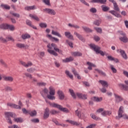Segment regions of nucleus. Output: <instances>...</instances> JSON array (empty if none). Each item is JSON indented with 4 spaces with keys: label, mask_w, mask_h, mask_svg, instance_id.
Here are the masks:
<instances>
[{
    "label": "nucleus",
    "mask_w": 128,
    "mask_h": 128,
    "mask_svg": "<svg viewBox=\"0 0 128 128\" xmlns=\"http://www.w3.org/2000/svg\"><path fill=\"white\" fill-rule=\"evenodd\" d=\"M90 116L93 118V120H100V118L96 117L94 114H91Z\"/></svg>",
    "instance_id": "50"
},
{
    "label": "nucleus",
    "mask_w": 128,
    "mask_h": 128,
    "mask_svg": "<svg viewBox=\"0 0 128 128\" xmlns=\"http://www.w3.org/2000/svg\"><path fill=\"white\" fill-rule=\"evenodd\" d=\"M90 12H92V14H96V8H92L90 9Z\"/></svg>",
    "instance_id": "60"
},
{
    "label": "nucleus",
    "mask_w": 128,
    "mask_h": 128,
    "mask_svg": "<svg viewBox=\"0 0 128 128\" xmlns=\"http://www.w3.org/2000/svg\"><path fill=\"white\" fill-rule=\"evenodd\" d=\"M44 12H46L49 14H52L53 16H54L56 14L55 10H54L52 9H50L48 8H46L45 9H44Z\"/></svg>",
    "instance_id": "13"
},
{
    "label": "nucleus",
    "mask_w": 128,
    "mask_h": 128,
    "mask_svg": "<svg viewBox=\"0 0 128 128\" xmlns=\"http://www.w3.org/2000/svg\"><path fill=\"white\" fill-rule=\"evenodd\" d=\"M49 90V94L50 96H54V94H56V90L52 86H50Z\"/></svg>",
    "instance_id": "22"
},
{
    "label": "nucleus",
    "mask_w": 128,
    "mask_h": 128,
    "mask_svg": "<svg viewBox=\"0 0 128 128\" xmlns=\"http://www.w3.org/2000/svg\"><path fill=\"white\" fill-rule=\"evenodd\" d=\"M75 114L79 118H81V120H82L86 118V116H84V112H82V111H79L78 110H76L75 111Z\"/></svg>",
    "instance_id": "6"
},
{
    "label": "nucleus",
    "mask_w": 128,
    "mask_h": 128,
    "mask_svg": "<svg viewBox=\"0 0 128 128\" xmlns=\"http://www.w3.org/2000/svg\"><path fill=\"white\" fill-rule=\"evenodd\" d=\"M95 70L96 72H98V74H101L102 76H106V74L104 73V72H102V70H100L98 69H95Z\"/></svg>",
    "instance_id": "34"
},
{
    "label": "nucleus",
    "mask_w": 128,
    "mask_h": 128,
    "mask_svg": "<svg viewBox=\"0 0 128 128\" xmlns=\"http://www.w3.org/2000/svg\"><path fill=\"white\" fill-rule=\"evenodd\" d=\"M90 48L94 50V52L96 54H100L102 56H104V54H106V52H104L103 51L101 50V48L98 46H96L94 44H90Z\"/></svg>",
    "instance_id": "3"
},
{
    "label": "nucleus",
    "mask_w": 128,
    "mask_h": 128,
    "mask_svg": "<svg viewBox=\"0 0 128 128\" xmlns=\"http://www.w3.org/2000/svg\"><path fill=\"white\" fill-rule=\"evenodd\" d=\"M51 46L52 48H54V50H55V52H58V54H62V50H60L58 48V46H56V44L52 43L51 44Z\"/></svg>",
    "instance_id": "8"
},
{
    "label": "nucleus",
    "mask_w": 128,
    "mask_h": 128,
    "mask_svg": "<svg viewBox=\"0 0 128 128\" xmlns=\"http://www.w3.org/2000/svg\"><path fill=\"white\" fill-rule=\"evenodd\" d=\"M24 74V76H26V78H28L30 80H32V74H30V73L25 72Z\"/></svg>",
    "instance_id": "45"
},
{
    "label": "nucleus",
    "mask_w": 128,
    "mask_h": 128,
    "mask_svg": "<svg viewBox=\"0 0 128 128\" xmlns=\"http://www.w3.org/2000/svg\"><path fill=\"white\" fill-rule=\"evenodd\" d=\"M29 16L32 18H33V20H36L37 22H40V18H38V16H36V15H32V14H30L29 15Z\"/></svg>",
    "instance_id": "32"
},
{
    "label": "nucleus",
    "mask_w": 128,
    "mask_h": 128,
    "mask_svg": "<svg viewBox=\"0 0 128 128\" xmlns=\"http://www.w3.org/2000/svg\"><path fill=\"white\" fill-rule=\"evenodd\" d=\"M0 40L2 42H3V44H6V37L4 38V37L1 36L0 38Z\"/></svg>",
    "instance_id": "52"
},
{
    "label": "nucleus",
    "mask_w": 128,
    "mask_h": 128,
    "mask_svg": "<svg viewBox=\"0 0 128 128\" xmlns=\"http://www.w3.org/2000/svg\"><path fill=\"white\" fill-rule=\"evenodd\" d=\"M82 28H83L84 30V32H92V29L88 27L82 26Z\"/></svg>",
    "instance_id": "31"
},
{
    "label": "nucleus",
    "mask_w": 128,
    "mask_h": 128,
    "mask_svg": "<svg viewBox=\"0 0 128 128\" xmlns=\"http://www.w3.org/2000/svg\"><path fill=\"white\" fill-rule=\"evenodd\" d=\"M40 26L42 28H46L48 27V24L46 23H40L39 24Z\"/></svg>",
    "instance_id": "47"
},
{
    "label": "nucleus",
    "mask_w": 128,
    "mask_h": 128,
    "mask_svg": "<svg viewBox=\"0 0 128 128\" xmlns=\"http://www.w3.org/2000/svg\"><path fill=\"white\" fill-rule=\"evenodd\" d=\"M94 30L97 32H99V34H102V30L101 28H94Z\"/></svg>",
    "instance_id": "51"
},
{
    "label": "nucleus",
    "mask_w": 128,
    "mask_h": 128,
    "mask_svg": "<svg viewBox=\"0 0 128 128\" xmlns=\"http://www.w3.org/2000/svg\"><path fill=\"white\" fill-rule=\"evenodd\" d=\"M74 34L80 40H81L82 42H86V39L78 33V32H74Z\"/></svg>",
    "instance_id": "10"
},
{
    "label": "nucleus",
    "mask_w": 128,
    "mask_h": 128,
    "mask_svg": "<svg viewBox=\"0 0 128 128\" xmlns=\"http://www.w3.org/2000/svg\"><path fill=\"white\" fill-rule=\"evenodd\" d=\"M118 34H120V36H122V37H120L119 38L121 42H123L126 43L128 42V37H126V33L122 31H118Z\"/></svg>",
    "instance_id": "5"
},
{
    "label": "nucleus",
    "mask_w": 128,
    "mask_h": 128,
    "mask_svg": "<svg viewBox=\"0 0 128 128\" xmlns=\"http://www.w3.org/2000/svg\"><path fill=\"white\" fill-rule=\"evenodd\" d=\"M69 92L74 100L76 98V94H74V92L72 89H69Z\"/></svg>",
    "instance_id": "25"
},
{
    "label": "nucleus",
    "mask_w": 128,
    "mask_h": 128,
    "mask_svg": "<svg viewBox=\"0 0 128 128\" xmlns=\"http://www.w3.org/2000/svg\"><path fill=\"white\" fill-rule=\"evenodd\" d=\"M72 72L74 74V76H76L78 74V72H76V69H74V68L72 69Z\"/></svg>",
    "instance_id": "58"
},
{
    "label": "nucleus",
    "mask_w": 128,
    "mask_h": 128,
    "mask_svg": "<svg viewBox=\"0 0 128 128\" xmlns=\"http://www.w3.org/2000/svg\"><path fill=\"white\" fill-rule=\"evenodd\" d=\"M100 92H102L103 94L106 92V87H102V88H100Z\"/></svg>",
    "instance_id": "61"
},
{
    "label": "nucleus",
    "mask_w": 128,
    "mask_h": 128,
    "mask_svg": "<svg viewBox=\"0 0 128 128\" xmlns=\"http://www.w3.org/2000/svg\"><path fill=\"white\" fill-rule=\"evenodd\" d=\"M37 86H46V83L44 82H38Z\"/></svg>",
    "instance_id": "44"
},
{
    "label": "nucleus",
    "mask_w": 128,
    "mask_h": 128,
    "mask_svg": "<svg viewBox=\"0 0 128 128\" xmlns=\"http://www.w3.org/2000/svg\"><path fill=\"white\" fill-rule=\"evenodd\" d=\"M47 38H50V40H52V42H54V40L55 42H59L60 40H58V38H54V37H52V35L50 34H47L46 35Z\"/></svg>",
    "instance_id": "20"
},
{
    "label": "nucleus",
    "mask_w": 128,
    "mask_h": 128,
    "mask_svg": "<svg viewBox=\"0 0 128 128\" xmlns=\"http://www.w3.org/2000/svg\"><path fill=\"white\" fill-rule=\"evenodd\" d=\"M57 94H58V99L60 100H64V94L62 91L58 90L57 92Z\"/></svg>",
    "instance_id": "7"
},
{
    "label": "nucleus",
    "mask_w": 128,
    "mask_h": 128,
    "mask_svg": "<svg viewBox=\"0 0 128 128\" xmlns=\"http://www.w3.org/2000/svg\"><path fill=\"white\" fill-rule=\"evenodd\" d=\"M26 24L29 26H32V21L28 20H26Z\"/></svg>",
    "instance_id": "63"
},
{
    "label": "nucleus",
    "mask_w": 128,
    "mask_h": 128,
    "mask_svg": "<svg viewBox=\"0 0 128 128\" xmlns=\"http://www.w3.org/2000/svg\"><path fill=\"white\" fill-rule=\"evenodd\" d=\"M7 106H10V108H16V110H20V108H22L20 106H18V105H16L12 103H8Z\"/></svg>",
    "instance_id": "14"
},
{
    "label": "nucleus",
    "mask_w": 128,
    "mask_h": 128,
    "mask_svg": "<svg viewBox=\"0 0 128 128\" xmlns=\"http://www.w3.org/2000/svg\"><path fill=\"white\" fill-rule=\"evenodd\" d=\"M8 25L6 24H2L0 25V28L1 30H8Z\"/></svg>",
    "instance_id": "33"
},
{
    "label": "nucleus",
    "mask_w": 128,
    "mask_h": 128,
    "mask_svg": "<svg viewBox=\"0 0 128 128\" xmlns=\"http://www.w3.org/2000/svg\"><path fill=\"white\" fill-rule=\"evenodd\" d=\"M101 8H102V10L103 12H108V10H110V7H108L106 6V5H102L101 6Z\"/></svg>",
    "instance_id": "30"
},
{
    "label": "nucleus",
    "mask_w": 128,
    "mask_h": 128,
    "mask_svg": "<svg viewBox=\"0 0 128 128\" xmlns=\"http://www.w3.org/2000/svg\"><path fill=\"white\" fill-rule=\"evenodd\" d=\"M66 74L70 78L71 80H74V76L68 70L66 71Z\"/></svg>",
    "instance_id": "36"
},
{
    "label": "nucleus",
    "mask_w": 128,
    "mask_h": 128,
    "mask_svg": "<svg viewBox=\"0 0 128 128\" xmlns=\"http://www.w3.org/2000/svg\"><path fill=\"white\" fill-rule=\"evenodd\" d=\"M1 6L5 10H10V6L8 4H2Z\"/></svg>",
    "instance_id": "41"
},
{
    "label": "nucleus",
    "mask_w": 128,
    "mask_h": 128,
    "mask_svg": "<svg viewBox=\"0 0 128 128\" xmlns=\"http://www.w3.org/2000/svg\"><path fill=\"white\" fill-rule=\"evenodd\" d=\"M72 56H75V57L82 56V53L80 52H72Z\"/></svg>",
    "instance_id": "21"
},
{
    "label": "nucleus",
    "mask_w": 128,
    "mask_h": 128,
    "mask_svg": "<svg viewBox=\"0 0 128 128\" xmlns=\"http://www.w3.org/2000/svg\"><path fill=\"white\" fill-rule=\"evenodd\" d=\"M50 114H58V111H56L55 110H51L50 111Z\"/></svg>",
    "instance_id": "48"
},
{
    "label": "nucleus",
    "mask_w": 128,
    "mask_h": 128,
    "mask_svg": "<svg viewBox=\"0 0 128 128\" xmlns=\"http://www.w3.org/2000/svg\"><path fill=\"white\" fill-rule=\"evenodd\" d=\"M6 42H10V41L12 42H14V39L12 36H6Z\"/></svg>",
    "instance_id": "27"
},
{
    "label": "nucleus",
    "mask_w": 128,
    "mask_h": 128,
    "mask_svg": "<svg viewBox=\"0 0 128 128\" xmlns=\"http://www.w3.org/2000/svg\"><path fill=\"white\" fill-rule=\"evenodd\" d=\"M48 52H49V54H52V56H58V53L54 50L48 49Z\"/></svg>",
    "instance_id": "26"
},
{
    "label": "nucleus",
    "mask_w": 128,
    "mask_h": 128,
    "mask_svg": "<svg viewBox=\"0 0 128 128\" xmlns=\"http://www.w3.org/2000/svg\"><path fill=\"white\" fill-rule=\"evenodd\" d=\"M52 34L54 36H58V38H62V35L56 32H54V30H52Z\"/></svg>",
    "instance_id": "42"
},
{
    "label": "nucleus",
    "mask_w": 128,
    "mask_h": 128,
    "mask_svg": "<svg viewBox=\"0 0 128 128\" xmlns=\"http://www.w3.org/2000/svg\"><path fill=\"white\" fill-rule=\"evenodd\" d=\"M22 40H26V38H30V35L28 34H22Z\"/></svg>",
    "instance_id": "35"
},
{
    "label": "nucleus",
    "mask_w": 128,
    "mask_h": 128,
    "mask_svg": "<svg viewBox=\"0 0 128 128\" xmlns=\"http://www.w3.org/2000/svg\"><path fill=\"white\" fill-rule=\"evenodd\" d=\"M110 66L112 72H114V74H116V69L112 65H110Z\"/></svg>",
    "instance_id": "55"
},
{
    "label": "nucleus",
    "mask_w": 128,
    "mask_h": 128,
    "mask_svg": "<svg viewBox=\"0 0 128 128\" xmlns=\"http://www.w3.org/2000/svg\"><path fill=\"white\" fill-rule=\"evenodd\" d=\"M0 64H2V66H4V68H8V64L6 63L4 60L0 59Z\"/></svg>",
    "instance_id": "39"
},
{
    "label": "nucleus",
    "mask_w": 128,
    "mask_h": 128,
    "mask_svg": "<svg viewBox=\"0 0 128 128\" xmlns=\"http://www.w3.org/2000/svg\"><path fill=\"white\" fill-rule=\"evenodd\" d=\"M34 70H36V68H30L27 69V72H28L32 73Z\"/></svg>",
    "instance_id": "49"
},
{
    "label": "nucleus",
    "mask_w": 128,
    "mask_h": 128,
    "mask_svg": "<svg viewBox=\"0 0 128 128\" xmlns=\"http://www.w3.org/2000/svg\"><path fill=\"white\" fill-rule=\"evenodd\" d=\"M32 66V62H28L27 64H26V68H28V66Z\"/></svg>",
    "instance_id": "64"
},
{
    "label": "nucleus",
    "mask_w": 128,
    "mask_h": 128,
    "mask_svg": "<svg viewBox=\"0 0 128 128\" xmlns=\"http://www.w3.org/2000/svg\"><path fill=\"white\" fill-rule=\"evenodd\" d=\"M4 114L7 122L10 124H12V121L10 118H14V120L15 122H24V119H22V118H16V114L12 112H4Z\"/></svg>",
    "instance_id": "1"
},
{
    "label": "nucleus",
    "mask_w": 128,
    "mask_h": 128,
    "mask_svg": "<svg viewBox=\"0 0 128 128\" xmlns=\"http://www.w3.org/2000/svg\"><path fill=\"white\" fill-rule=\"evenodd\" d=\"M101 114L103 116H110V114H112V112L108 110H104Z\"/></svg>",
    "instance_id": "23"
},
{
    "label": "nucleus",
    "mask_w": 128,
    "mask_h": 128,
    "mask_svg": "<svg viewBox=\"0 0 128 128\" xmlns=\"http://www.w3.org/2000/svg\"><path fill=\"white\" fill-rule=\"evenodd\" d=\"M120 88L122 90H125V92L128 91V86L124 84H118Z\"/></svg>",
    "instance_id": "12"
},
{
    "label": "nucleus",
    "mask_w": 128,
    "mask_h": 128,
    "mask_svg": "<svg viewBox=\"0 0 128 128\" xmlns=\"http://www.w3.org/2000/svg\"><path fill=\"white\" fill-rule=\"evenodd\" d=\"M24 10H36V6H26L24 8Z\"/></svg>",
    "instance_id": "38"
},
{
    "label": "nucleus",
    "mask_w": 128,
    "mask_h": 128,
    "mask_svg": "<svg viewBox=\"0 0 128 128\" xmlns=\"http://www.w3.org/2000/svg\"><path fill=\"white\" fill-rule=\"evenodd\" d=\"M43 2L44 4H46V6H50V0H43Z\"/></svg>",
    "instance_id": "59"
},
{
    "label": "nucleus",
    "mask_w": 128,
    "mask_h": 128,
    "mask_svg": "<svg viewBox=\"0 0 128 128\" xmlns=\"http://www.w3.org/2000/svg\"><path fill=\"white\" fill-rule=\"evenodd\" d=\"M72 60H74V58L70 56L68 58H66L65 60H63L62 62H72Z\"/></svg>",
    "instance_id": "28"
},
{
    "label": "nucleus",
    "mask_w": 128,
    "mask_h": 128,
    "mask_svg": "<svg viewBox=\"0 0 128 128\" xmlns=\"http://www.w3.org/2000/svg\"><path fill=\"white\" fill-rule=\"evenodd\" d=\"M50 108H46L44 110V120H46V118H48V116H50Z\"/></svg>",
    "instance_id": "9"
},
{
    "label": "nucleus",
    "mask_w": 128,
    "mask_h": 128,
    "mask_svg": "<svg viewBox=\"0 0 128 128\" xmlns=\"http://www.w3.org/2000/svg\"><path fill=\"white\" fill-rule=\"evenodd\" d=\"M47 98L48 100H56V97L53 96L52 95L48 94Z\"/></svg>",
    "instance_id": "46"
},
{
    "label": "nucleus",
    "mask_w": 128,
    "mask_h": 128,
    "mask_svg": "<svg viewBox=\"0 0 128 128\" xmlns=\"http://www.w3.org/2000/svg\"><path fill=\"white\" fill-rule=\"evenodd\" d=\"M64 34L68 38L69 40H74V36L70 34V32H64Z\"/></svg>",
    "instance_id": "15"
},
{
    "label": "nucleus",
    "mask_w": 128,
    "mask_h": 128,
    "mask_svg": "<svg viewBox=\"0 0 128 128\" xmlns=\"http://www.w3.org/2000/svg\"><path fill=\"white\" fill-rule=\"evenodd\" d=\"M114 96H115L116 102H118V103L120 102H122V100H123L122 98L120 96L116 94H114Z\"/></svg>",
    "instance_id": "18"
},
{
    "label": "nucleus",
    "mask_w": 128,
    "mask_h": 128,
    "mask_svg": "<svg viewBox=\"0 0 128 128\" xmlns=\"http://www.w3.org/2000/svg\"><path fill=\"white\" fill-rule=\"evenodd\" d=\"M3 78L5 82H14V78L12 76H4Z\"/></svg>",
    "instance_id": "16"
},
{
    "label": "nucleus",
    "mask_w": 128,
    "mask_h": 128,
    "mask_svg": "<svg viewBox=\"0 0 128 128\" xmlns=\"http://www.w3.org/2000/svg\"><path fill=\"white\" fill-rule=\"evenodd\" d=\"M31 122L35 124H38V122H40V120L38 118H34L31 120Z\"/></svg>",
    "instance_id": "54"
},
{
    "label": "nucleus",
    "mask_w": 128,
    "mask_h": 128,
    "mask_svg": "<svg viewBox=\"0 0 128 128\" xmlns=\"http://www.w3.org/2000/svg\"><path fill=\"white\" fill-rule=\"evenodd\" d=\"M114 10H116V12H120V8H118V4L114 5Z\"/></svg>",
    "instance_id": "56"
},
{
    "label": "nucleus",
    "mask_w": 128,
    "mask_h": 128,
    "mask_svg": "<svg viewBox=\"0 0 128 128\" xmlns=\"http://www.w3.org/2000/svg\"><path fill=\"white\" fill-rule=\"evenodd\" d=\"M76 96H78L79 98H81L82 100H87L88 97L86 94H82V93H76Z\"/></svg>",
    "instance_id": "17"
},
{
    "label": "nucleus",
    "mask_w": 128,
    "mask_h": 128,
    "mask_svg": "<svg viewBox=\"0 0 128 128\" xmlns=\"http://www.w3.org/2000/svg\"><path fill=\"white\" fill-rule=\"evenodd\" d=\"M16 48H25L26 49L29 48L28 45L25 44H24L18 43L16 44Z\"/></svg>",
    "instance_id": "11"
},
{
    "label": "nucleus",
    "mask_w": 128,
    "mask_h": 128,
    "mask_svg": "<svg viewBox=\"0 0 128 128\" xmlns=\"http://www.w3.org/2000/svg\"><path fill=\"white\" fill-rule=\"evenodd\" d=\"M49 104L50 106H52V108H58L61 112H66V114H68V112H70V110H68V108H63L62 106L61 105H60L58 104H56V103H52L49 102Z\"/></svg>",
    "instance_id": "4"
},
{
    "label": "nucleus",
    "mask_w": 128,
    "mask_h": 128,
    "mask_svg": "<svg viewBox=\"0 0 128 128\" xmlns=\"http://www.w3.org/2000/svg\"><path fill=\"white\" fill-rule=\"evenodd\" d=\"M66 42L68 44L70 47L74 48L72 42H70L69 40H66Z\"/></svg>",
    "instance_id": "53"
},
{
    "label": "nucleus",
    "mask_w": 128,
    "mask_h": 128,
    "mask_svg": "<svg viewBox=\"0 0 128 128\" xmlns=\"http://www.w3.org/2000/svg\"><path fill=\"white\" fill-rule=\"evenodd\" d=\"M40 94H42V96H43L44 98V94H48V88H44L43 90L41 91L40 92Z\"/></svg>",
    "instance_id": "24"
},
{
    "label": "nucleus",
    "mask_w": 128,
    "mask_h": 128,
    "mask_svg": "<svg viewBox=\"0 0 128 128\" xmlns=\"http://www.w3.org/2000/svg\"><path fill=\"white\" fill-rule=\"evenodd\" d=\"M30 110H27L26 109V108H24L22 110L23 114H30Z\"/></svg>",
    "instance_id": "57"
},
{
    "label": "nucleus",
    "mask_w": 128,
    "mask_h": 128,
    "mask_svg": "<svg viewBox=\"0 0 128 128\" xmlns=\"http://www.w3.org/2000/svg\"><path fill=\"white\" fill-rule=\"evenodd\" d=\"M99 82L102 84L103 88H108V82L106 81H104V80H100L99 81Z\"/></svg>",
    "instance_id": "19"
},
{
    "label": "nucleus",
    "mask_w": 128,
    "mask_h": 128,
    "mask_svg": "<svg viewBox=\"0 0 128 128\" xmlns=\"http://www.w3.org/2000/svg\"><path fill=\"white\" fill-rule=\"evenodd\" d=\"M11 30L12 32H14L15 30L14 26V25H10L8 24V25L7 30Z\"/></svg>",
    "instance_id": "37"
},
{
    "label": "nucleus",
    "mask_w": 128,
    "mask_h": 128,
    "mask_svg": "<svg viewBox=\"0 0 128 128\" xmlns=\"http://www.w3.org/2000/svg\"><path fill=\"white\" fill-rule=\"evenodd\" d=\"M94 102H102V98H98V97H94Z\"/></svg>",
    "instance_id": "40"
},
{
    "label": "nucleus",
    "mask_w": 128,
    "mask_h": 128,
    "mask_svg": "<svg viewBox=\"0 0 128 128\" xmlns=\"http://www.w3.org/2000/svg\"><path fill=\"white\" fill-rule=\"evenodd\" d=\"M124 112V108L120 106L118 110V116H116V119L119 120L122 118L124 120H128V116L126 114H123Z\"/></svg>",
    "instance_id": "2"
},
{
    "label": "nucleus",
    "mask_w": 128,
    "mask_h": 128,
    "mask_svg": "<svg viewBox=\"0 0 128 128\" xmlns=\"http://www.w3.org/2000/svg\"><path fill=\"white\" fill-rule=\"evenodd\" d=\"M29 114L30 116H36V114H38V112H36V110H34L32 112L30 110L29 112Z\"/></svg>",
    "instance_id": "29"
},
{
    "label": "nucleus",
    "mask_w": 128,
    "mask_h": 128,
    "mask_svg": "<svg viewBox=\"0 0 128 128\" xmlns=\"http://www.w3.org/2000/svg\"><path fill=\"white\" fill-rule=\"evenodd\" d=\"M5 90L6 92H8V91L12 92V88L10 86H6L5 88Z\"/></svg>",
    "instance_id": "62"
},
{
    "label": "nucleus",
    "mask_w": 128,
    "mask_h": 128,
    "mask_svg": "<svg viewBox=\"0 0 128 128\" xmlns=\"http://www.w3.org/2000/svg\"><path fill=\"white\" fill-rule=\"evenodd\" d=\"M102 22V20H96L94 21V24H95V26H98L100 24V23Z\"/></svg>",
    "instance_id": "43"
}]
</instances>
